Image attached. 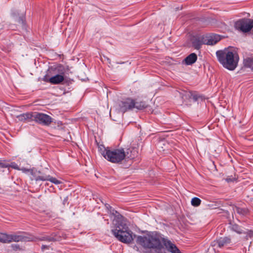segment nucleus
I'll use <instances>...</instances> for the list:
<instances>
[{
    "label": "nucleus",
    "instance_id": "41",
    "mask_svg": "<svg viewBox=\"0 0 253 253\" xmlns=\"http://www.w3.org/2000/svg\"><path fill=\"white\" fill-rule=\"evenodd\" d=\"M145 253H149V252H145Z\"/></svg>",
    "mask_w": 253,
    "mask_h": 253
},
{
    "label": "nucleus",
    "instance_id": "26",
    "mask_svg": "<svg viewBox=\"0 0 253 253\" xmlns=\"http://www.w3.org/2000/svg\"><path fill=\"white\" fill-rule=\"evenodd\" d=\"M201 42L202 44H207V35H202L197 36Z\"/></svg>",
    "mask_w": 253,
    "mask_h": 253
},
{
    "label": "nucleus",
    "instance_id": "17",
    "mask_svg": "<svg viewBox=\"0 0 253 253\" xmlns=\"http://www.w3.org/2000/svg\"><path fill=\"white\" fill-rule=\"evenodd\" d=\"M35 238V240L30 241V242H36L37 241H46L48 242H56V240H58V239H54L52 237H49V236H46L42 237L41 238L37 237L34 236Z\"/></svg>",
    "mask_w": 253,
    "mask_h": 253
},
{
    "label": "nucleus",
    "instance_id": "11",
    "mask_svg": "<svg viewBox=\"0 0 253 253\" xmlns=\"http://www.w3.org/2000/svg\"><path fill=\"white\" fill-rule=\"evenodd\" d=\"M163 243L169 252L171 253H181L176 245L172 243L169 240L163 238Z\"/></svg>",
    "mask_w": 253,
    "mask_h": 253
},
{
    "label": "nucleus",
    "instance_id": "6",
    "mask_svg": "<svg viewBox=\"0 0 253 253\" xmlns=\"http://www.w3.org/2000/svg\"><path fill=\"white\" fill-rule=\"evenodd\" d=\"M10 243L12 242H30V241L35 240L34 236L29 235L27 233L23 232L20 235L15 234H9Z\"/></svg>",
    "mask_w": 253,
    "mask_h": 253
},
{
    "label": "nucleus",
    "instance_id": "32",
    "mask_svg": "<svg viewBox=\"0 0 253 253\" xmlns=\"http://www.w3.org/2000/svg\"><path fill=\"white\" fill-rule=\"evenodd\" d=\"M17 118H18L19 120L20 121L24 122L26 121V119L25 117H24L23 114L18 116Z\"/></svg>",
    "mask_w": 253,
    "mask_h": 253
},
{
    "label": "nucleus",
    "instance_id": "22",
    "mask_svg": "<svg viewBox=\"0 0 253 253\" xmlns=\"http://www.w3.org/2000/svg\"><path fill=\"white\" fill-rule=\"evenodd\" d=\"M24 117L25 118L26 121H34L35 119L34 118L35 116V112L33 113H27L25 114H23Z\"/></svg>",
    "mask_w": 253,
    "mask_h": 253
},
{
    "label": "nucleus",
    "instance_id": "21",
    "mask_svg": "<svg viewBox=\"0 0 253 253\" xmlns=\"http://www.w3.org/2000/svg\"><path fill=\"white\" fill-rule=\"evenodd\" d=\"M134 104H135L134 108H136L139 110L143 109L147 107V105L144 101L135 102L134 101Z\"/></svg>",
    "mask_w": 253,
    "mask_h": 253
},
{
    "label": "nucleus",
    "instance_id": "27",
    "mask_svg": "<svg viewBox=\"0 0 253 253\" xmlns=\"http://www.w3.org/2000/svg\"><path fill=\"white\" fill-rule=\"evenodd\" d=\"M49 237H52L54 239H58V240H56V241H60L62 240V236L60 235V233H52L51 234Z\"/></svg>",
    "mask_w": 253,
    "mask_h": 253
},
{
    "label": "nucleus",
    "instance_id": "1",
    "mask_svg": "<svg viewBox=\"0 0 253 253\" xmlns=\"http://www.w3.org/2000/svg\"><path fill=\"white\" fill-rule=\"evenodd\" d=\"M134 237H136V244L144 249H152L156 251H160L164 248L162 244L164 238L157 233L148 234L143 236L134 235Z\"/></svg>",
    "mask_w": 253,
    "mask_h": 253
},
{
    "label": "nucleus",
    "instance_id": "4",
    "mask_svg": "<svg viewBox=\"0 0 253 253\" xmlns=\"http://www.w3.org/2000/svg\"><path fill=\"white\" fill-rule=\"evenodd\" d=\"M118 229L112 230V232L116 238L122 243L129 244L131 243L134 238V234L133 235L131 230L128 227H124L121 229L118 227Z\"/></svg>",
    "mask_w": 253,
    "mask_h": 253
},
{
    "label": "nucleus",
    "instance_id": "9",
    "mask_svg": "<svg viewBox=\"0 0 253 253\" xmlns=\"http://www.w3.org/2000/svg\"><path fill=\"white\" fill-rule=\"evenodd\" d=\"M134 100L130 98H126L119 103L120 109L123 113L134 108Z\"/></svg>",
    "mask_w": 253,
    "mask_h": 253
},
{
    "label": "nucleus",
    "instance_id": "24",
    "mask_svg": "<svg viewBox=\"0 0 253 253\" xmlns=\"http://www.w3.org/2000/svg\"><path fill=\"white\" fill-rule=\"evenodd\" d=\"M201 203V200L197 197L193 198L191 200V204L194 207H198L200 206Z\"/></svg>",
    "mask_w": 253,
    "mask_h": 253
},
{
    "label": "nucleus",
    "instance_id": "33",
    "mask_svg": "<svg viewBox=\"0 0 253 253\" xmlns=\"http://www.w3.org/2000/svg\"><path fill=\"white\" fill-rule=\"evenodd\" d=\"M235 179V178L234 177H227L226 178V181L228 182L233 181Z\"/></svg>",
    "mask_w": 253,
    "mask_h": 253
},
{
    "label": "nucleus",
    "instance_id": "3",
    "mask_svg": "<svg viewBox=\"0 0 253 253\" xmlns=\"http://www.w3.org/2000/svg\"><path fill=\"white\" fill-rule=\"evenodd\" d=\"M101 154L106 159L114 163H119L125 158L124 148L112 150L104 149Z\"/></svg>",
    "mask_w": 253,
    "mask_h": 253
},
{
    "label": "nucleus",
    "instance_id": "39",
    "mask_svg": "<svg viewBox=\"0 0 253 253\" xmlns=\"http://www.w3.org/2000/svg\"><path fill=\"white\" fill-rule=\"evenodd\" d=\"M0 242L3 243L2 235H0Z\"/></svg>",
    "mask_w": 253,
    "mask_h": 253
},
{
    "label": "nucleus",
    "instance_id": "16",
    "mask_svg": "<svg viewBox=\"0 0 253 253\" xmlns=\"http://www.w3.org/2000/svg\"><path fill=\"white\" fill-rule=\"evenodd\" d=\"M192 44L193 47H194L196 49H199L201 47V45H202L201 43V42L199 40V38H198L197 36L194 37L192 39Z\"/></svg>",
    "mask_w": 253,
    "mask_h": 253
},
{
    "label": "nucleus",
    "instance_id": "36",
    "mask_svg": "<svg viewBox=\"0 0 253 253\" xmlns=\"http://www.w3.org/2000/svg\"><path fill=\"white\" fill-rule=\"evenodd\" d=\"M60 234L62 236V239H66L67 238V236L66 234H65L64 233H60Z\"/></svg>",
    "mask_w": 253,
    "mask_h": 253
},
{
    "label": "nucleus",
    "instance_id": "12",
    "mask_svg": "<svg viewBox=\"0 0 253 253\" xmlns=\"http://www.w3.org/2000/svg\"><path fill=\"white\" fill-rule=\"evenodd\" d=\"M221 40L220 36L217 34L207 35V45H214Z\"/></svg>",
    "mask_w": 253,
    "mask_h": 253
},
{
    "label": "nucleus",
    "instance_id": "25",
    "mask_svg": "<svg viewBox=\"0 0 253 253\" xmlns=\"http://www.w3.org/2000/svg\"><path fill=\"white\" fill-rule=\"evenodd\" d=\"M2 237L3 243H10V237L9 234L6 233H1Z\"/></svg>",
    "mask_w": 253,
    "mask_h": 253
},
{
    "label": "nucleus",
    "instance_id": "28",
    "mask_svg": "<svg viewBox=\"0 0 253 253\" xmlns=\"http://www.w3.org/2000/svg\"><path fill=\"white\" fill-rule=\"evenodd\" d=\"M11 248L14 251H21L22 250L20 246L18 244H12Z\"/></svg>",
    "mask_w": 253,
    "mask_h": 253
},
{
    "label": "nucleus",
    "instance_id": "2",
    "mask_svg": "<svg viewBox=\"0 0 253 253\" xmlns=\"http://www.w3.org/2000/svg\"><path fill=\"white\" fill-rule=\"evenodd\" d=\"M216 55L218 61L224 68L232 71L237 67L239 57L236 51L225 48L217 51Z\"/></svg>",
    "mask_w": 253,
    "mask_h": 253
},
{
    "label": "nucleus",
    "instance_id": "23",
    "mask_svg": "<svg viewBox=\"0 0 253 253\" xmlns=\"http://www.w3.org/2000/svg\"><path fill=\"white\" fill-rule=\"evenodd\" d=\"M11 167L15 169H19L17 165L15 163H12V165L10 166L9 164L4 163L2 161L0 160V168H8Z\"/></svg>",
    "mask_w": 253,
    "mask_h": 253
},
{
    "label": "nucleus",
    "instance_id": "40",
    "mask_svg": "<svg viewBox=\"0 0 253 253\" xmlns=\"http://www.w3.org/2000/svg\"><path fill=\"white\" fill-rule=\"evenodd\" d=\"M21 22L23 24H24V21L22 19H21Z\"/></svg>",
    "mask_w": 253,
    "mask_h": 253
},
{
    "label": "nucleus",
    "instance_id": "8",
    "mask_svg": "<svg viewBox=\"0 0 253 253\" xmlns=\"http://www.w3.org/2000/svg\"><path fill=\"white\" fill-rule=\"evenodd\" d=\"M124 153L125 155V160L128 162V164L126 166V167L127 168L131 166L132 160L137 156L138 152L134 148H130L126 149V151L124 150Z\"/></svg>",
    "mask_w": 253,
    "mask_h": 253
},
{
    "label": "nucleus",
    "instance_id": "7",
    "mask_svg": "<svg viewBox=\"0 0 253 253\" xmlns=\"http://www.w3.org/2000/svg\"><path fill=\"white\" fill-rule=\"evenodd\" d=\"M35 116L34 121L39 124L44 126H49L52 122V118L46 114L35 112Z\"/></svg>",
    "mask_w": 253,
    "mask_h": 253
},
{
    "label": "nucleus",
    "instance_id": "30",
    "mask_svg": "<svg viewBox=\"0 0 253 253\" xmlns=\"http://www.w3.org/2000/svg\"><path fill=\"white\" fill-rule=\"evenodd\" d=\"M190 98L192 99L194 101H196L198 100L199 96L197 94H194L190 93V96H189Z\"/></svg>",
    "mask_w": 253,
    "mask_h": 253
},
{
    "label": "nucleus",
    "instance_id": "15",
    "mask_svg": "<svg viewBox=\"0 0 253 253\" xmlns=\"http://www.w3.org/2000/svg\"><path fill=\"white\" fill-rule=\"evenodd\" d=\"M197 59V56L196 53H192L187 56L184 61L186 65H192L194 63Z\"/></svg>",
    "mask_w": 253,
    "mask_h": 253
},
{
    "label": "nucleus",
    "instance_id": "5",
    "mask_svg": "<svg viewBox=\"0 0 253 253\" xmlns=\"http://www.w3.org/2000/svg\"><path fill=\"white\" fill-rule=\"evenodd\" d=\"M234 27L243 33H248L253 28V19L242 18L235 22Z\"/></svg>",
    "mask_w": 253,
    "mask_h": 253
},
{
    "label": "nucleus",
    "instance_id": "10",
    "mask_svg": "<svg viewBox=\"0 0 253 253\" xmlns=\"http://www.w3.org/2000/svg\"><path fill=\"white\" fill-rule=\"evenodd\" d=\"M231 243V239L227 237H221L218 240H214L211 243V246L213 247L222 248Z\"/></svg>",
    "mask_w": 253,
    "mask_h": 253
},
{
    "label": "nucleus",
    "instance_id": "31",
    "mask_svg": "<svg viewBox=\"0 0 253 253\" xmlns=\"http://www.w3.org/2000/svg\"><path fill=\"white\" fill-rule=\"evenodd\" d=\"M253 237V231L250 230L247 233V235L246 236L245 239L246 240L249 239V238H251Z\"/></svg>",
    "mask_w": 253,
    "mask_h": 253
},
{
    "label": "nucleus",
    "instance_id": "37",
    "mask_svg": "<svg viewBox=\"0 0 253 253\" xmlns=\"http://www.w3.org/2000/svg\"><path fill=\"white\" fill-rule=\"evenodd\" d=\"M105 206L106 207V208L109 210L110 211H111V210L112 209V207L111 206H110L109 204H106L105 205Z\"/></svg>",
    "mask_w": 253,
    "mask_h": 253
},
{
    "label": "nucleus",
    "instance_id": "18",
    "mask_svg": "<svg viewBox=\"0 0 253 253\" xmlns=\"http://www.w3.org/2000/svg\"><path fill=\"white\" fill-rule=\"evenodd\" d=\"M234 211H236L238 214L242 215H246L249 212V211L247 208H242L235 206L233 209Z\"/></svg>",
    "mask_w": 253,
    "mask_h": 253
},
{
    "label": "nucleus",
    "instance_id": "35",
    "mask_svg": "<svg viewBox=\"0 0 253 253\" xmlns=\"http://www.w3.org/2000/svg\"><path fill=\"white\" fill-rule=\"evenodd\" d=\"M110 212L112 213V214L114 215H116V214L117 213H119V212L116 211V210H112V211H110Z\"/></svg>",
    "mask_w": 253,
    "mask_h": 253
},
{
    "label": "nucleus",
    "instance_id": "29",
    "mask_svg": "<svg viewBox=\"0 0 253 253\" xmlns=\"http://www.w3.org/2000/svg\"><path fill=\"white\" fill-rule=\"evenodd\" d=\"M232 229L239 234H241L242 233L240 227L236 224H234L232 226Z\"/></svg>",
    "mask_w": 253,
    "mask_h": 253
},
{
    "label": "nucleus",
    "instance_id": "14",
    "mask_svg": "<svg viewBox=\"0 0 253 253\" xmlns=\"http://www.w3.org/2000/svg\"><path fill=\"white\" fill-rule=\"evenodd\" d=\"M64 76L59 74H56L55 75L50 78L48 80L49 83L52 84H61L64 81Z\"/></svg>",
    "mask_w": 253,
    "mask_h": 253
},
{
    "label": "nucleus",
    "instance_id": "19",
    "mask_svg": "<svg viewBox=\"0 0 253 253\" xmlns=\"http://www.w3.org/2000/svg\"><path fill=\"white\" fill-rule=\"evenodd\" d=\"M54 71L55 74H59L64 76L66 70L64 66L60 64L54 68Z\"/></svg>",
    "mask_w": 253,
    "mask_h": 253
},
{
    "label": "nucleus",
    "instance_id": "20",
    "mask_svg": "<svg viewBox=\"0 0 253 253\" xmlns=\"http://www.w3.org/2000/svg\"><path fill=\"white\" fill-rule=\"evenodd\" d=\"M244 66L250 68L253 71V59L247 58L244 60Z\"/></svg>",
    "mask_w": 253,
    "mask_h": 253
},
{
    "label": "nucleus",
    "instance_id": "13",
    "mask_svg": "<svg viewBox=\"0 0 253 253\" xmlns=\"http://www.w3.org/2000/svg\"><path fill=\"white\" fill-rule=\"evenodd\" d=\"M36 180H42V181H50L52 183L55 184H59L62 183V182L60 180H57L55 177H53L50 176L49 175H39L36 177Z\"/></svg>",
    "mask_w": 253,
    "mask_h": 253
},
{
    "label": "nucleus",
    "instance_id": "34",
    "mask_svg": "<svg viewBox=\"0 0 253 253\" xmlns=\"http://www.w3.org/2000/svg\"><path fill=\"white\" fill-rule=\"evenodd\" d=\"M49 248V246H47V245H42V247H41V249H42V251H44V250L45 249H48Z\"/></svg>",
    "mask_w": 253,
    "mask_h": 253
},
{
    "label": "nucleus",
    "instance_id": "38",
    "mask_svg": "<svg viewBox=\"0 0 253 253\" xmlns=\"http://www.w3.org/2000/svg\"><path fill=\"white\" fill-rule=\"evenodd\" d=\"M48 80L49 79L47 78V76H45L43 78V80L45 82H49Z\"/></svg>",
    "mask_w": 253,
    "mask_h": 253
}]
</instances>
